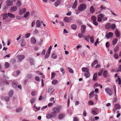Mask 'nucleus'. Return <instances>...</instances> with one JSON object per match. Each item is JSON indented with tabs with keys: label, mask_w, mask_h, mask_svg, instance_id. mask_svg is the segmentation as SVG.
<instances>
[{
	"label": "nucleus",
	"mask_w": 121,
	"mask_h": 121,
	"mask_svg": "<svg viewBox=\"0 0 121 121\" xmlns=\"http://www.w3.org/2000/svg\"><path fill=\"white\" fill-rule=\"evenodd\" d=\"M53 111V115L56 116V113L59 112L60 111V108L59 107H54L52 108Z\"/></svg>",
	"instance_id": "obj_1"
},
{
	"label": "nucleus",
	"mask_w": 121,
	"mask_h": 121,
	"mask_svg": "<svg viewBox=\"0 0 121 121\" xmlns=\"http://www.w3.org/2000/svg\"><path fill=\"white\" fill-rule=\"evenodd\" d=\"M86 7V5L84 4H80L79 6L78 9L79 11H82L85 9Z\"/></svg>",
	"instance_id": "obj_2"
},
{
	"label": "nucleus",
	"mask_w": 121,
	"mask_h": 121,
	"mask_svg": "<svg viewBox=\"0 0 121 121\" xmlns=\"http://www.w3.org/2000/svg\"><path fill=\"white\" fill-rule=\"evenodd\" d=\"M99 112L98 109L96 108H95L92 110L91 113L94 115L98 114Z\"/></svg>",
	"instance_id": "obj_3"
},
{
	"label": "nucleus",
	"mask_w": 121,
	"mask_h": 121,
	"mask_svg": "<svg viewBox=\"0 0 121 121\" xmlns=\"http://www.w3.org/2000/svg\"><path fill=\"white\" fill-rule=\"evenodd\" d=\"M105 91L106 93L109 95L110 96L112 95V91L111 89L109 88H107L105 90Z\"/></svg>",
	"instance_id": "obj_4"
},
{
	"label": "nucleus",
	"mask_w": 121,
	"mask_h": 121,
	"mask_svg": "<svg viewBox=\"0 0 121 121\" xmlns=\"http://www.w3.org/2000/svg\"><path fill=\"white\" fill-rule=\"evenodd\" d=\"M5 3L6 5L8 6H11L13 5V2L10 0H7Z\"/></svg>",
	"instance_id": "obj_5"
},
{
	"label": "nucleus",
	"mask_w": 121,
	"mask_h": 121,
	"mask_svg": "<svg viewBox=\"0 0 121 121\" xmlns=\"http://www.w3.org/2000/svg\"><path fill=\"white\" fill-rule=\"evenodd\" d=\"M17 7L16 6H14L11 7L10 10L11 12H14L16 11L17 9Z\"/></svg>",
	"instance_id": "obj_6"
},
{
	"label": "nucleus",
	"mask_w": 121,
	"mask_h": 121,
	"mask_svg": "<svg viewBox=\"0 0 121 121\" xmlns=\"http://www.w3.org/2000/svg\"><path fill=\"white\" fill-rule=\"evenodd\" d=\"M86 29V26L84 25H82L81 27V31L82 33H85Z\"/></svg>",
	"instance_id": "obj_7"
},
{
	"label": "nucleus",
	"mask_w": 121,
	"mask_h": 121,
	"mask_svg": "<svg viewBox=\"0 0 121 121\" xmlns=\"http://www.w3.org/2000/svg\"><path fill=\"white\" fill-rule=\"evenodd\" d=\"M26 10L25 8H23L20 10L19 12V13L20 15H22L24 14Z\"/></svg>",
	"instance_id": "obj_8"
},
{
	"label": "nucleus",
	"mask_w": 121,
	"mask_h": 121,
	"mask_svg": "<svg viewBox=\"0 0 121 121\" xmlns=\"http://www.w3.org/2000/svg\"><path fill=\"white\" fill-rule=\"evenodd\" d=\"M52 114H51L50 113L46 115V117L47 118L49 119H51L52 118V117H55V116H54L53 115V113L52 112L51 113Z\"/></svg>",
	"instance_id": "obj_9"
},
{
	"label": "nucleus",
	"mask_w": 121,
	"mask_h": 121,
	"mask_svg": "<svg viewBox=\"0 0 121 121\" xmlns=\"http://www.w3.org/2000/svg\"><path fill=\"white\" fill-rule=\"evenodd\" d=\"M113 35V34L112 32H109L107 35H106V37L107 38L109 39L112 37Z\"/></svg>",
	"instance_id": "obj_10"
},
{
	"label": "nucleus",
	"mask_w": 121,
	"mask_h": 121,
	"mask_svg": "<svg viewBox=\"0 0 121 121\" xmlns=\"http://www.w3.org/2000/svg\"><path fill=\"white\" fill-rule=\"evenodd\" d=\"M25 58V56H24L22 55H19L17 57L18 59L21 61L23 60Z\"/></svg>",
	"instance_id": "obj_11"
},
{
	"label": "nucleus",
	"mask_w": 121,
	"mask_h": 121,
	"mask_svg": "<svg viewBox=\"0 0 121 121\" xmlns=\"http://www.w3.org/2000/svg\"><path fill=\"white\" fill-rule=\"evenodd\" d=\"M2 16H3V20H5L7 18L8 16L9 15L8 13H5L3 14H1Z\"/></svg>",
	"instance_id": "obj_12"
},
{
	"label": "nucleus",
	"mask_w": 121,
	"mask_h": 121,
	"mask_svg": "<svg viewBox=\"0 0 121 121\" xmlns=\"http://www.w3.org/2000/svg\"><path fill=\"white\" fill-rule=\"evenodd\" d=\"M54 91V89L52 87H50L48 89V92L50 94H52Z\"/></svg>",
	"instance_id": "obj_13"
},
{
	"label": "nucleus",
	"mask_w": 121,
	"mask_h": 121,
	"mask_svg": "<svg viewBox=\"0 0 121 121\" xmlns=\"http://www.w3.org/2000/svg\"><path fill=\"white\" fill-rule=\"evenodd\" d=\"M105 28L107 30L109 29L111 27V24L109 23H107L105 26Z\"/></svg>",
	"instance_id": "obj_14"
},
{
	"label": "nucleus",
	"mask_w": 121,
	"mask_h": 121,
	"mask_svg": "<svg viewBox=\"0 0 121 121\" xmlns=\"http://www.w3.org/2000/svg\"><path fill=\"white\" fill-rule=\"evenodd\" d=\"M64 20L65 22L67 23H69L70 21V19L67 17H65L64 18Z\"/></svg>",
	"instance_id": "obj_15"
},
{
	"label": "nucleus",
	"mask_w": 121,
	"mask_h": 121,
	"mask_svg": "<svg viewBox=\"0 0 121 121\" xmlns=\"http://www.w3.org/2000/svg\"><path fill=\"white\" fill-rule=\"evenodd\" d=\"M60 0H56L54 3V5L55 7L58 6L60 4Z\"/></svg>",
	"instance_id": "obj_16"
},
{
	"label": "nucleus",
	"mask_w": 121,
	"mask_h": 121,
	"mask_svg": "<svg viewBox=\"0 0 121 121\" xmlns=\"http://www.w3.org/2000/svg\"><path fill=\"white\" fill-rule=\"evenodd\" d=\"M36 26L37 27L39 28L40 27L41 24L40 21L39 20H37L36 22Z\"/></svg>",
	"instance_id": "obj_17"
},
{
	"label": "nucleus",
	"mask_w": 121,
	"mask_h": 121,
	"mask_svg": "<svg viewBox=\"0 0 121 121\" xmlns=\"http://www.w3.org/2000/svg\"><path fill=\"white\" fill-rule=\"evenodd\" d=\"M103 75L105 78H106L108 77V72L106 71H104Z\"/></svg>",
	"instance_id": "obj_18"
},
{
	"label": "nucleus",
	"mask_w": 121,
	"mask_h": 121,
	"mask_svg": "<svg viewBox=\"0 0 121 121\" xmlns=\"http://www.w3.org/2000/svg\"><path fill=\"white\" fill-rule=\"evenodd\" d=\"M97 76V73H95L94 74L93 77V81H95L96 80Z\"/></svg>",
	"instance_id": "obj_19"
},
{
	"label": "nucleus",
	"mask_w": 121,
	"mask_h": 121,
	"mask_svg": "<svg viewBox=\"0 0 121 121\" xmlns=\"http://www.w3.org/2000/svg\"><path fill=\"white\" fill-rule=\"evenodd\" d=\"M31 43L33 44H35L36 43V40L35 39L34 37H32L31 39Z\"/></svg>",
	"instance_id": "obj_20"
},
{
	"label": "nucleus",
	"mask_w": 121,
	"mask_h": 121,
	"mask_svg": "<svg viewBox=\"0 0 121 121\" xmlns=\"http://www.w3.org/2000/svg\"><path fill=\"white\" fill-rule=\"evenodd\" d=\"M118 41V39L117 38H115L112 40V44L113 45H115L117 43Z\"/></svg>",
	"instance_id": "obj_21"
},
{
	"label": "nucleus",
	"mask_w": 121,
	"mask_h": 121,
	"mask_svg": "<svg viewBox=\"0 0 121 121\" xmlns=\"http://www.w3.org/2000/svg\"><path fill=\"white\" fill-rule=\"evenodd\" d=\"M82 71L84 72H88L89 71L88 69L86 67H82Z\"/></svg>",
	"instance_id": "obj_22"
},
{
	"label": "nucleus",
	"mask_w": 121,
	"mask_h": 121,
	"mask_svg": "<svg viewBox=\"0 0 121 121\" xmlns=\"http://www.w3.org/2000/svg\"><path fill=\"white\" fill-rule=\"evenodd\" d=\"M90 12L91 13H93L95 12V9L93 6H91L90 7Z\"/></svg>",
	"instance_id": "obj_23"
},
{
	"label": "nucleus",
	"mask_w": 121,
	"mask_h": 121,
	"mask_svg": "<svg viewBox=\"0 0 121 121\" xmlns=\"http://www.w3.org/2000/svg\"><path fill=\"white\" fill-rule=\"evenodd\" d=\"M65 114H60L58 116V118L60 119H62L63 117H64Z\"/></svg>",
	"instance_id": "obj_24"
},
{
	"label": "nucleus",
	"mask_w": 121,
	"mask_h": 121,
	"mask_svg": "<svg viewBox=\"0 0 121 121\" xmlns=\"http://www.w3.org/2000/svg\"><path fill=\"white\" fill-rule=\"evenodd\" d=\"M71 27L72 29L74 30L76 29L77 27V26L75 24L72 25Z\"/></svg>",
	"instance_id": "obj_25"
},
{
	"label": "nucleus",
	"mask_w": 121,
	"mask_h": 121,
	"mask_svg": "<svg viewBox=\"0 0 121 121\" xmlns=\"http://www.w3.org/2000/svg\"><path fill=\"white\" fill-rule=\"evenodd\" d=\"M77 0H75L74 2V4L72 6V8L73 9L75 8L77 6Z\"/></svg>",
	"instance_id": "obj_26"
},
{
	"label": "nucleus",
	"mask_w": 121,
	"mask_h": 121,
	"mask_svg": "<svg viewBox=\"0 0 121 121\" xmlns=\"http://www.w3.org/2000/svg\"><path fill=\"white\" fill-rule=\"evenodd\" d=\"M119 48L118 46H116L114 49V52H117L118 51Z\"/></svg>",
	"instance_id": "obj_27"
},
{
	"label": "nucleus",
	"mask_w": 121,
	"mask_h": 121,
	"mask_svg": "<svg viewBox=\"0 0 121 121\" xmlns=\"http://www.w3.org/2000/svg\"><path fill=\"white\" fill-rule=\"evenodd\" d=\"M98 63V61L97 60H95L91 64V66L92 67H94L95 65Z\"/></svg>",
	"instance_id": "obj_28"
},
{
	"label": "nucleus",
	"mask_w": 121,
	"mask_h": 121,
	"mask_svg": "<svg viewBox=\"0 0 121 121\" xmlns=\"http://www.w3.org/2000/svg\"><path fill=\"white\" fill-rule=\"evenodd\" d=\"M115 33L116 37H118L120 35L119 33V31L118 30H116L115 31Z\"/></svg>",
	"instance_id": "obj_29"
},
{
	"label": "nucleus",
	"mask_w": 121,
	"mask_h": 121,
	"mask_svg": "<svg viewBox=\"0 0 121 121\" xmlns=\"http://www.w3.org/2000/svg\"><path fill=\"white\" fill-rule=\"evenodd\" d=\"M89 98H91L93 97L94 96V92L93 91H92L89 94Z\"/></svg>",
	"instance_id": "obj_30"
},
{
	"label": "nucleus",
	"mask_w": 121,
	"mask_h": 121,
	"mask_svg": "<svg viewBox=\"0 0 121 121\" xmlns=\"http://www.w3.org/2000/svg\"><path fill=\"white\" fill-rule=\"evenodd\" d=\"M84 75L86 78H88L90 75L89 73L88 72L85 73H84Z\"/></svg>",
	"instance_id": "obj_31"
},
{
	"label": "nucleus",
	"mask_w": 121,
	"mask_h": 121,
	"mask_svg": "<svg viewBox=\"0 0 121 121\" xmlns=\"http://www.w3.org/2000/svg\"><path fill=\"white\" fill-rule=\"evenodd\" d=\"M8 14L9 16L10 17L13 18L15 17L14 15L11 13H8Z\"/></svg>",
	"instance_id": "obj_32"
},
{
	"label": "nucleus",
	"mask_w": 121,
	"mask_h": 121,
	"mask_svg": "<svg viewBox=\"0 0 121 121\" xmlns=\"http://www.w3.org/2000/svg\"><path fill=\"white\" fill-rule=\"evenodd\" d=\"M90 37V36L88 35L87 36H85L84 38L85 39V40L88 42L89 41V38Z\"/></svg>",
	"instance_id": "obj_33"
},
{
	"label": "nucleus",
	"mask_w": 121,
	"mask_h": 121,
	"mask_svg": "<svg viewBox=\"0 0 121 121\" xmlns=\"http://www.w3.org/2000/svg\"><path fill=\"white\" fill-rule=\"evenodd\" d=\"M115 107L117 109H120L121 108L120 105L118 104H115Z\"/></svg>",
	"instance_id": "obj_34"
},
{
	"label": "nucleus",
	"mask_w": 121,
	"mask_h": 121,
	"mask_svg": "<svg viewBox=\"0 0 121 121\" xmlns=\"http://www.w3.org/2000/svg\"><path fill=\"white\" fill-rule=\"evenodd\" d=\"M78 36L80 38H83L84 36L83 33H78Z\"/></svg>",
	"instance_id": "obj_35"
},
{
	"label": "nucleus",
	"mask_w": 121,
	"mask_h": 121,
	"mask_svg": "<svg viewBox=\"0 0 121 121\" xmlns=\"http://www.w3.org/2000/svg\"><path fill=\"white\" fill-rule=\"evenodd\" d=\"M58 81L57 80L55 79L52 81V83L53 84L55 85L56 84L58 83Z\"/></svg>",
	"instance_id": "obj_36"
},
{
	"label": "nucleus",
	"mask_w": 121,
	"mask_h": 121,
	"mask_svg": "<svg viewBox=\"0 0 121 121\" xmlns=\"http://www.w3.org/2000/svg\"><path fill=\"white\" fill-rule=\"evenodd\" d=\"M91 18L93 22V21H96V18L95 16H92L91 17Z\"/></svg>",
	"instance_id": "obj_37"
},
{
	"label": "nucleus",
	"mask_w": 121,
	"mask_h": 121,
	"mask_svg": "<svg viewBox=\"0 0 121 121\" xmlns=\"http://www.w3.org/2000/svg\"><path fill=\"white\" fill-rule=\"evenodd\" d=\"M118 80H116V82H118V84L119 85L121 84V79L119 77H118L117 78Z\"/></svg>",
	"instance_id": "obj_38"
},
{
	"label": "nucleus",
	"mask_w": 121,
	"mask_h": 121,
	"mask_svg": "<svg viewBox=\"0 0 121 121\" xmlns=\"http://www.w3.org/2000/svg\"><path fill=\"white\" fill-rule=\"evenodd\" d=\"M67 69L69 73H73L74 72L72 69L69 67H67Z\"/></svg>",
	"instance_id": "obj_39"
},
{
	"label": "nucleus",
	"mask_w": 121,
	"mask_h": 121,
	"mask_svg": "<svg viewBox=\"0 0 121 121\" xmlns=\"http://www.w3.org/2000/svg\"><path fill=\"white\" fill-rule=\"evenodd\" d=\"M13 90H11L10 91L9 93V96L10 97H12L13 94Z\"/></svg>",
	"instance_id": "obj_40"
},
{
	"label": "nucleus",
	"mask_w": 121,
	"mask_h": 121,
	"mask_svg": "<svg viewBox=\"0 0 121 121\" xmlns=\"http://www.w3.org/2000/svg\"><path fill=\"white\" fill-rule=\"evenodd\" d=\"M16 5L18 7H20L21 6L22 4L20 1H18L17 2Z\"/></svg>",
	"instance_id": "obj_41"
},
{
	"label": "nucleus",
	"mask_w": 121,
	"mask_h": 121,
	"mask_svg": "<svg viewBox=\"0 0 121 121\" xmlns=\"http://www.w3.org/2000/svg\"><path fill=\"white\" fill-rule=\"evenodd\" d=\"M90 42L91 43H94V37H93V36H91V37L90 38Z\"/></svg>",
	"instance_id": "obj_42"
},
{
	"label": "nucleus",
	"mask_w": 121,
	"mask_h": 121,
	"mask_svg": "<svg viewBox=\"0 0 121 121\" xmlns=\"http://www.w3.org/2000/svg\"><path fill=\"white\" fill-rule=\"evenodd\" d=\"M12 85L13 87L15 88H16L17 86V84L15 82H12Z\"/></svg>",
	"instance_id": "obj_43"
},
{
	"label": "nucleus",
	"mask_w": 121,
	"mask_h": 121,
	"mask_svg": "<svg viewBox=\"0 0 121 121\" xmlns=\"http://www.w3.org/2000/svg\"><path fill=\"white\" fill-rule=\"evenodd\" d=\"M37 94V91H32L31 92V95H32L34 96L35 95Z\"/></svg>",
	"instance_id": "obj_44"
},
{
	"label": "nucleus",
	"mask_w": 121,
	"mask_h": 121,
	"mask_svg": "<svg viewBox=\"0 0 121 121\" xmlns=\"http://www.w3.org/2000/svg\"><path fill=\"white\" fill-rule=\"evenodd\" d=\"M29 60L31 64H33L34 60L32 58H30L29 59Z\"/></svg>",
	"instance_id": "obj_45"
},
{
	"label": "nucleus",
	"mask_w": 121,
	"mask_h": 121,
	"mask_svg": "<svg viewBox=\"0 0 121 121\" xmlns=\"http://www.w3.org/2000/svg\"><path fill=\"white\" fill-rule=\"evenodd\" d=\"M116 25L114 24H113L112 25H111V28L112 29H114L116 28Z\"/></svg>",
	"instance_id": "obj_46"
},
{
	"label": "nucleus",
	"mask_w": 121,
	"mask_h": 121,
	"mask_svg": "<svg viewBox=\"0 0 121 121\" xmlns=\"http://www.w3.org/2000/svg\"><path fill=\"white\" fill-rule=\"evenodd\" d=\"M30 13L29 12H26L24 15V17H27L29 15Z\"/></svg>",
	"instance_id": "obj_47"
},
{
	"label": "nucleus",
	"mask_w": 121,
	"mask_h": 121,
	"mask_svg": "<svg viewBox=\"0 0 121 121\" xmlns=\"http://www.w3.org/2000/svg\"><path fill=\"white\" fill-rule=\"evenodd\" d=\"M4 65L5 68H8L9 67V64L8 63L6 62L5 63Z\"/></svg>",
	"instance_id": "obj_48"
},
{
	"label": "nucleus",
	"mask_w": 121,
	"mask_h": 121,
	"mask_svg": "<svg viewBox=\"0 0 121 121\" xmlns=\"http://www.w3.org/2000/svg\"><path fill=\"white\" fill-rule=\"evenodd\" d=\"M113 56L114 57V58L115 59H117L118 58V56L117 54H115Z\"/></svg>",
	"instance_id": "obj_49"
},
{
	"label": "nucleus",
	"mask_w": 121,
	"mask_h": 121,
	"mask_svg": "<svg viewBox=\"0 0 121 121\" xmlns=\"http://www.w3.org/2000/svg\"><path fill=\"white\" fill-rule=\"evenodd\" d=\"M99 39L97 38V39H96V41L95 43V44H94V45L95 46H97V44L98 43V44L99 43V42L98 41Z\"/></svg>",
	"instance_id": "obj_50"
},
{
	"label": "nucleus",
	"mask_w": 121,
	"mask_h": 121,
	"mask_svg": "<svg viewBox=\"0 0 121 121\" xmlns=\"http://www.w3.org/2000/svg\"><path fill=\"white\" fill-rule=\"evenodd\" d=\"M33 107L37 109V110H39L40 109V107H37L35 105L33 106Z\"/></svg>",
	"instance_id": "obj_51"
},
{
	"label": "nucleus",
	"mask_w": 121,
	"mask_h": 121,
	"mask_svg": "<svg viewBox=\"0 0 121 121\" xmlns=\"http://www.w3.org/2000/svg\"><path fill=\"white\" fill-rule=\"evenodd\" d=\"M46 50L45 49H43L41 53V54L42 55H44L45 54V52Z\"/></svg>",
	"instance_id": "obj_52"
},
{
	"label": "nucleus",
	"mask_w": 121,
	"mask_h": 121,
	"mask_svg": "<svg viewBox=\"0 0 121 121\" xmlns=\"http://www.w3.org/2000/svg\"><path fill=\"white\" fill-rule=\"evenodd\" d=\"M88 104L90 105H93L94 104L93 102L91 101H89L88 102Z\"/></svg>",
	"instance_id": "obj_53"
},
{
	"label": "nucleus",
	"mask_w": 121,
	"mask_h": 121,
	"mask_svg": "<svg viewBox=\"0 0 121 121\" xmlns=\"http://www.w3.org/2000/svg\"><path fill=\"white\" fill-rule=\"evenodd\" d=\"M35 100V99L34 98H32L30 100V103L32 104H33Z\"/></svg>",
	"instance_id": "obj_54"
},
{
	"label": "nucleus",
	"mask_w": 121,
	"mask_h": 121,
	"mask_svg": "<svg viewBox=\"0 0 121 121\" xmlns=\"http://www.w3.org/2000/svg\"><path fill=\"white\" fill-rule=\"evenodd\" d=\"M101 9L100 10L101 11L103 10L104 9H106V8L105 7L103 6L102 5H101L100 6Z\"/></svg>",
	"instance_id": "obj_55"
},
{
	"label": "nucleus",
	"mask_w": 121,
	"mask_h": 121,
	"mask_svg": "<svg viewBox=\"0 0 121 121\" xmlns=\"http://www.w3.org/2000/svg\"><path fill=\"white\" fill-rule=\"evenodd\" d=\"M30 35V33H27L25 35V37L26 38H28Z\"/></svg>",
	"instance_id": "obj_56"
},
{
	"label": "nucleus",
	"mask_w": 121,
	"mask_h": 121,
	"mask_svg": "<svg viewBox=\"0 0 121 121\" xmlns=\"http://www.w3.org/2000/svg\"><path fill=\"white\" fill-rule=\"evenodd\" d=\"M110 46V44L108 42H107L106 43V46L107 48H108Z\"/></svg>",
	"instance_id": "obj_57"
},
{
	"label": "nucleus",
	"mask_w": 121,
	"mask_h": 121,
	"mask_svg": "<svg viewBox=\"0 0 121 121\" xmlns=\"http://www.w3.org/2000/svg\"><path fill=\"white\" fill-rule=\"evenodd\" d=\"M57 56L55 54H53L52 56V58L54 59H56V58Z\"/></svg>",
	"instance_id": "obj_58"
},
{
	"label": "nucleus",
	"mask_w": 121,
	"mask_h": 121,
	"mask_svg": "<svg viewBox=\"0 0 121 121\" xmlns=\"http://www.w3.org/2000/svg\"><path fill=\"white\" fill-rule=\"evenodd\" d=\"M22 110V108H19L16 109V111L17 112H18L21 111Z\"/></svg>",
	"instance_id": "obj_59"
},
{
	"label": "nucleus",
	"mask_w": 121,
	"mask_h": 121,
	"mask_svg": "<svg viewBox=\"0 0 121 121\" xmlns=\"http://www.w3.org/2000/svg\"><path fill=\"white\" fill-rule=\"evenodd\" d=\"M55 74L54 73L52 72L51 73V78H53L55 76Z\"/></svg>",
	"instance_id": "obj_60"
},
{
	"label": "nucleus",
	"mask_w": 121,
	"mask_h": 121,
	"mask_svg": "<svg viewBox=\"0 0 121 121\" xmlns=\"http://www.w3.org/2000/svg\"><path fill=\"white\" fill-rule=\"evenodd\" d=\"M117 71L118 72L121 71V65H120L119 66Z\"/></svg>",
	"instance_id": "obj_61"
},
{
	"label": "nucleus",
	"mask_w": 121,
	"mask_h": 121,
	"mask_svg": "<svg viewBox=\"0 0 121 121\" xmlns=\"http://www.w3.org/2000/svg\"><path fill=\"white\" fill-rule=\"evenodd\" d=\"M97 20L99 22H101L102 21V19L100 17H98V18H97Z\"/></svg>",
	"instance_id": "obj_62"
},
{
	"label": "nucleus",
	"mask_w": 121,
	"mask_h": 121,
	"mask_svg": "<svg viewBox=\"0 0 121 121\" xmlns=\"http://www.w3.org/2000/svg\"><path fill=\"white\" fill-rule=\"evenodd\" d=\"M49 54L46 53L44 57L45 59H46L49 56Z\"/></svg>",
	"instance_id": "obj_63"
},
{
	"label": "nucleus",
	"mask_w": 121,
	"mask_h": 121,
	"mask_svg": "<svg viewBox=\"0 0 121 121\" xmlns=\"http://www.w3.org/2000/svg\"><path fill=\"white\" fill-rule=\"evenodd\" d=\"M103 71L102 70L99 71L98 73V75L99 76H100L101 75Z\"/></svg>",
	"instance_id": "obj_64"
}]
</instances>
